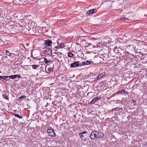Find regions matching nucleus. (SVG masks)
Returning a JSON list of instances; mask_svg holds the SVG:
<instances>
[{
	"mask_svg": "<svg viewBox=\"0 0 147 147\" xmlns=\"http://www.w3.org/2000/svg\"><path fill=\"white\" fill-rule=\"evenodd\" d=\"M104 135V134L100 131L98 132L97 131L94 130L91 133L89 137L91 139L93 140L95 138H103Z\"/></svg>",
	"mask_w": 147,
	"mask_h": 147,
	"instance_id": "obj_1",
	"label": "nucleus"
},
{
	"mask_svg": "<svg viewBox=\"0 0 147 147\" xmlns=\"http://www.w3.org/2000/svg\"><path fill=\"white\" fill-rule=\"evenodd\" d=\"M47 134L49 135L52 137H54L55 136V134L54 130L52 129H48L47 130Z\"/></svg>",
	"mask_w": 147,
	"mask_h": 147,
	"instance_id": "obj_2",
	"label": "nucleus"
},
{
	"mask_svg": "<svg viewBox=\"0 0 147 147\" xmlns=\"http://www.w3.org/2000/svg\"><path fill=\"white\" fill-rule=\"evenodd\" d=\"M128 94V92L126 91L125 89L122 90L117 92V94H122L126 95Z\"/></svg>",
	"mask_w": 147,
	"mask_h": 147,
	"instance_id": "obj_3",
	"label": "nucleus"
},
{
	"mask_svg": "<svg viewBox=\"0 0 147 147\" xmlns=\"http://www.w3.org/2000/svg\"><path fill=\"white\" fill-rule=\"evenodd\" d=\"M52 42L51 40L47 39L45 40V45L47 47H50L52 45Z\"/></svg>",
	"mask_w": 147,
	"mask_h": 147,
	"instance_id": "obj_4",
	"label": "nucleus"
},
{
	"mask_svg": "<svg viewBox=\"0 0 147 147\" xmlns=\"http://www.w3.org/2000/svg\"><path fill=\"white\" fill-rule=\"evenodd\" d=\"M96 12V9H93L91 10H90L88 11L87 12L86 14L88 15L92 14Z\"/></svg>",
	"mask_w": 147,
	"mask_h": 147,
	"instance_id": "obj_5",
	"label": "nucleus"
},
{
	"mask_svg": "<svg viewBox=\"0 0 147 147\" xmlns=\"http://www.w3.org/2000/svg\"><path fill=\"white\" fill-rule=\"evenodd\" d=\"M43 61L46 64H47L49 63H52L53 61L52 60H48L45 57L43 58Z\"/></svg>",
	"mask_w": 147,
	"mask_h": 147,
	"instance_id": "obj_6",
	"label": "nucleus"
},
{
	"mask_svg": "<svg viewBox=\"0 0 147 147\" xmlns=\"http://www.w3.org/2000/svg\"><path fill=\"white\" fill-rule=\"evenodd\" d=\"M80 64V61H76L74 62V67H81Z\"/></svg>",
	"mask_w": 147,
	"mask_h": 147,
	"instance_id": "obj_7",
	"label": "nucleus"
},
{
	"mask_svg": "<svg viewBox=\"0 0 147 147\" xmlns=\"http://www.w3.org/2000/svg\"><path fill=\"white\" fill-rule=\"evenodd\" d=\"M65 45V44L63 43H61L58 46L55 47L54 49H55L56 48L57 49H58L60 48H62L64 47Z\"/></svg>",
	"mask_w": 147,
	"mask_h": 147,
	"instance_id": "obj_8",
	"label": "nucleus"
},
{
	"mask_svg": "<svg viewBox=\"0 0 147 147\" xmlns=\"http://www.w3.org/2000/svg\"><path fill=\"white\" fill-rule=\"evenodd\" d=\"M105 75V74L104 73H102L101 74H100L96 78V80H98V79L102 77L103 76Z\"/></svg>",
	"mask_w": 147,
	"mask_h": 147,
	"instance_id": "obj_9",
	"label": "nucleus"
},
{
	"mask_svg": "<svg viewBox=\"0 0 147 147\" xmlns=\"http://www.w3.org/2000/svg\"><path fill=\"white\" fill-rule=\"evenodd\" d=\"M29 66H32V68L34 69H36L37 68L39 67V65H29Z\"/></svg>",
	"mask_w": 147,
	"mask_h": 147,
	"instance_id": "obj_10",
	"label": "nucleus"
},
{
	"mask_svg": "<svg viewBox=\"0 0 147 147\" xmlns=\"http://www.w3.org/2000/svg\"><path fill=\"white\" fill-rule=\"evenodd\" d=\"M85 62L86 65H88L90 64H93V61L90 62L88 60L86 61H85Z\"/></svg>",
	"mask_w": 147,
	"mask_h": 147,
	"instance_id": "obj_11",
	"label": "nucleus"
},
{
	"mask_svg": "<svg viewBox=\"0 0 147 147\" xmlns=\"http://www.w3.org/2000/svg\"><path fill=\"white\" fill-rule=\"evenodd\" d=\"M9 78L8 76H3L2 79H3L5 80L6 81H9L10 80L9 79H7V78Z\"/></svg>",
	"mask_w": 147,
	"mask_h": 147,
	"instance_id": "obj_12",
	"label": "nucleus"
},
{
	"mask_svg": "<svg viewBox=\"0 0 147 147\" xmlns=\"http://www.w3.org/2000/svg\"><path fill=\"white\" fill-rule=\"evenodd\" d=\"M122 109V108H120L119 107H117L116 108H115V111H119Z\"/></svg>",
	"mask_w": 147,
	"mask_h": 147,
	"instance_id": "obj_13",
	"label": "nucleus"
},
{
	"mask_svg": "<svg viewBox=\"0 0 147 147\" xmlns=\"http://www.w3.org/2000/svg\"><path fill=\"white\" fill-rule=\"evenodd\" d=\"M96 100L94 98L90 102V104L91 105L94 104L96 102Z\"/></svg>",
	"mask_w": 147,
	"mask_h": 147,
	"instance_id": "obj_14",
	"label": "nucleus"
},
{
	"mask_svg": "<svg viewBox=\"0 0 147 147\" xmlns=\"http://www.w3.org/2000/svg\"><path fill=\"white\" fill-rule=\"evenodd\" d=\"M67 56L68 57H72L73 56V54L72 53H69L68 54Z\"/></svg>",
	"mask_w": 147,
	"mask_h": 147,
	"instance_id": "obj_15",
	"label": "nucleus"
},
{
	"mask_svg": "<svg viewBox=\"0 0 147 147\" xmlns=\"http://www.w3.org/2000/svg\"><path fill=\"white\" fill-rule=\"evenodd\" d=\"M15 76V75H12V76H8V77H9V78L11 79H14L16 78Z\"/></svg>",
	"mask_w": 147,
	"mask_h": 147,
	"instance_id": "obj_16",
	"label": "nucleus"
},
{
	"mask_svg": "<svg viewBox=\"0 0 147 147\" xmlns=\"http://www.w3.org/2000/svg\"><path fill=\"white\" fill-rule=\"evenodd\" d=\"M14 115L16 116V117H18L20 119H21L22 118V117H21V116H19L18 115V114H14Z\"/></svg>",
	"mask_w": 147,
	"mask_h": 147,
	"instance_id": "obj_17",
	"label": "nucleus"
},
{
	"mask_svg": "<svg viewBox=\"0 0 147 147\" xmlns=\"http://www.w3.org/2000/svg\"><path fill=\"white\" fill-rule=\"evenodd\" d=\"M3 98L7 100L8 99V97L6 94H4L3 95Z\"/></svg>",
	"mask_w": 147,
	"mask_h": 147,
	"instance_id": "obj_18",
	"label": "nucleus"
},
{
	"mask_svg": "<svg viewBox=\"0 0 147 147\" xmlns=\"http://www.w3.org/2000/svg\"><path fill=\"white\" fill-rule=\"evenodd\" d=\"M6 54L9 56H10V55H12L13 54L12 53H11L9 51H7L6 52Z\"/></svg>",
	"mask_w": 147,
	"mask_h": 147,
	"instance_id": "obj_19",
	"label": "nucleus"
},
{
	"mask_svg": "<svg viewBox=\"0 0 147 147\" xmlns=\"http://www.w3.org/2000/svg\"><path fill=\"white\" fill-rule=\"evenodd\" d=\"M86 65V62H82L81 63V64H80V66H81V67L83 65Z\"/></svg>",
	"mask_w": 147,
	"mask_h": 147,
	"instance_id": "obj_20",
	"label": "nucleus"
},
{
	"mask_svg": "<svg viewBox=\"0 0 147 147\" xmlns=\"http://www.w3.org/2000/svg\"><path fill=\"white\" fill-rule=\"evenodd\" d=\"M121 19V20L122 21H123V20H129V19L127 18H122Z\"/></svg>",
	"mask_w": 147,
	"mask_h": 147,
	"instance_id": "obj_21",
	"label": "nucleus"
},
{
	"mask_svg": "<svg viewBox=\"0 0 147 147\" xmlns=\"http://www.w3.org/2000/svg\"><path fill=\"white\" fill-rule=\"evenodd\" d=\"M51 49H52V47H51V48H49V51L50 52V53L49 54V55H51L52 54Z\"/></svg>",
	"mask_w": 147,
	"mask_h": 147,
	"instance_id": "obj_22",
	"label": "nucleus"
},
{
	"mask_svg": "<svg viewBox=\"0 0 147 147\" xmlns=\"http://www.w3.org/2000/svg\"><path fill=\"white\" fill-rule=\"evenodd\" d=\"M55 54H57V55H62V54L61 52H58L55 53Z\"/></svg>",
	"mask_w": 147,
	"mask_h": 147,
	"instance_id": "obj_23",
	"label": "nucleus"
},
{
	"mask_svg": "<svg viewBox=\"0 0 147 147\" xmlns=\"http://www.w3.org/2000/svg\"><path fill=\"white\" fill-rule=\"evenodd\" d=\"M26 97V96H25L22 95V96H21L19 98V99H21L22 98H25Z\"/></svg>",
	"mask_w": 147,
	"mask_h": 147,
	"instance_id": "obj_24",
	"label": "nucleus"
},
{
	"mask_svg": "<svg viewBox=\"0 0 147 147\" xmlns=\"http://www.w3.org/2000/svg\"><path fill=\"white\" fill-rule=\"evenodd\" d=\"M132 102L134 103V105H136V100L133 99L132 100Z\"/></svg>",
	"mask_w": 147,
	"mask_h": 147,
	"instance_id": "obj_25",
	"label": "nucleus"
},
{
	"mask_svg": "<svg viewBox=\"0 0 147 147\" xmlns=\"http://www.w3.org/2000/svg\"><path fill=\"white\" fill-rule=\"evenodd\" d=\"M15 78H21V76L19 75H15Z\"/></svg>",
	"mask_w": 147,
	"mask_h": 147,
	"instance_id": "obj_26",
	"label": "nucleus"
},
{
	"mask_svg": "<svg viewBox=\"0 0 147 147\" xmlns=\"http://www.w3.org/2000/svg\"><path fill=\"white\" fill-rule=\"evenodd\" d=\"M79 135L81 138H82L84 137V136H83V134H82V133H80Z\"/></svg>",
	"mask_w": 147,
	"mask_h": 147,
	"instance_id": "obj_27",
	"label": "nucleus"
},
{
	"mask_svg": "<svg viewBox=\"0 0 147 147\" xmlns=\"http://www.w3.org/2000/svg\"><path fill=\"white\" fill-rule=\"evenodd\" d=\"M100 98V97H96L94 98L96 100V101L98 100H99Z\"/></svg>",
	"mask_w": 147,
	"mask_h": 147,
	"instance_id": "obj_28",
	"label": "nucleus"
},
{
	"mask_svg": "<svg viewBox=\"0 0 147 147\" xmlns=\"http://www.w3.org/2000/svg\"><path fill=\"white\" fill-rule=\"evenodd\" d=\"M52 70V68L51 67H49L48 69V70L49 71H51Z\"/></svg>",
	"mask_w": 147,
	"mask_h": 147,
	"instance_id": "obj_29",
	"label": "nucleus"
},
{
	"mask_svg": "<svg viewBox=\"0 0 147 147\" xmlns=\"http://www.w3.org/2000/svg\"><path fill=\"white\" fill-rule=\"evenodd\" d=\"M70 67H74V63H71L70 65Z\"/></svg>",
	"mask_w": 147,
	"mask_h": 147,
	"instance_id": "obj_30",
	"label": "nucleus"
},
{
	"mask_svg": "<svg viewBox=\"0 0 147 147\" xmlns=\"http://www.w3.org/2000/svg\"><path fill=\"white\" fill-rule=\"evenodd\" d=\"M82 134H86V131H83L82 132H81Z\"/></svg>",
	"mask_w": 147,
	"mask_h": 147,
	"instance_id": "obj_31",
	"label": "nucleus"
},
{
	"mask_svg": "<svg viewBox=\"0 0 147 147\" xmlns=\"http://www.w3.org/2000/svg\"><path fill=\"white\" fill-rule=\"evenodd\" d=\"M75 50H76V51H79L80 50V49H79V48H78V49H77V50H76V48H75Z\"/></svg>",
	"mask_w": 147,
	"mask_h": 147,
	"instance_id": "obj_32",
	"label": "nucleus"
},
{
	"mask_svg": "<svg viewBox=\"0 0 147 147\" xmlns=\"http://www.w3.org/2000/svg\"><path fill=\"white\" fill-rule=\"evenodd\" d=\"M76 56H77V57L78 58H80V59H81V58H80V56H79L78 55H76Z\"/></svg>",
	"mask_w": 147,
	"mask_h": 147,
	"instance_id": "obj_33",
	"label": "nucleus"
},
{
	"mask_svg": "<svg viewBox=\"0 0 147 147\" xmlns=\"http://www.w3.org/2000/svg\"><path fill=\"white\" fill-rule=\"evenodd\" d=\"M114 111H115V108H113L112 109V112H113Z\"/></svg>",
	"mask_w": 147,
	"mask_h": 147,
	"instance_id": "obj_34",
	"label": "nucleus"
},
{
	"mask_svg": "<svg viewBox=\"0 0 147 147\" xmlns=\"http://www.w3.org/2000/svg\"><path fill=\"white\" fill-rule=\"evenodd\" d=\"M3 78V76H0V79Z\"/></svg>",
	"mask_w": 147,
	"mask_h": 147,
	"instance_id": "obj_35",
	"label": "nucleus"
},
{
	"mask_svg": "<svg viewBox=\"0 0 147 147\" xmlns=\"http://www.w3.org/2000/svg\"><path fill=\"white\" fill-rule=\"evenodd\" d=\"M76 58L75 57V58H74V59H75V60H74V61H75V60H77V59H76Z\"/></svg>",
	"mask_w": 147,
	"mask_h": 147,
	"instance_id": "obj_36",
	"label": "nucleus"
},
{
	"mask_svg": "<svg viewBox=\"0 0 147 147\" xmlns=\"http://www.w3.org/2000/svg\"><path fill=\"white\" fill-rule=\"evenodd\" d=\"M146 59V57H144L143 59Z\"/></svg>",
	"mask_w": 147,
	"mask_h": 147,
	"instance_id": "obj_37",
	"label": "nucleus"
},
{
	"mask_svg": "<svg viewBox=\"0 0 147 147\" xmlns=\"http://www.w3.org/2000/svg\"><path fill=\"white\" fill-rule=\"evenodd\" d=\"M78 45V46H79V47H80V45L79 44Z\"/></svg>",
	"mask_w": 147,
	"mask_h": 147,
	"instance_id": "obj_38",
	"label": "nucleus"
},
{
	"mask_svg": "<svg viewBox=\"0 0 147 147\" xmlns=\"http://www.w3.org/2000/svg\"><path fill=\"white\" fill-rule=\"evenodd\" d=\"M110 112H112V110H109Z\"/></svg>",
	"mask_w": 147,
	"mask_h": 147,
	"instance_id": "obj_39",
	"label": "nucleus"
},
{
	"mask_svg": "<svg viewBox=\"0 0 147 147\" xmlns=\"http://www.w3.org/2000/svg\"><path fill=\"white\" fill-rule=\"evenodd\" d=\"M122 101H123V99L122 100Z\"/></svg>",
	"mask_w": 147,
	"mask_h": 147,
	"instance_id": "obj_40",
	"label": "nucleus"
},
{
	"mask_svg": "<svg viewBox=\"0 0 147 147\" xmlns=\"http://www.w3.org/2000/svg\"><path fill=\"white\" fill-rule=\"evenodd\" d=\"M7 79H8V78H7Z\"/></svg>",
	"mask_w": 147,
	"mask_h": 147,
	"instance_id": "obj_41",
	"label": "nucleus"
},
{
	"mask_svg": "<svg viewBox=\"0 0 147 147\" xmlns=\"http://www.w3.org/2000/svg\"><path fill=\"white\" fill-rule=\"evenodd\" d=\"M12 56V55H10V56Z\"/></svg>",
	"mask_w": 147,
	"mask_h": 147,
	"instance_id": "obj_42",
	"label": "nucleus"
}]
</instances>
